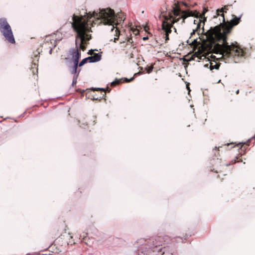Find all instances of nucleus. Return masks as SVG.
<instances>
[{
  "instance_id": "cd10ccee",
  "label": "nucleus",
  "mask_w": 255,
  "mask_h": 255,
  "mask_svg": "<svg viewBox=\"0 0 255 255\" xmlns=\"http://www.w3.org/2000/svg\"><path fill=\"white\" fill-rule=\"evenodd\" d=\"M215 156H217L216 152H218V149H217V147H215Z\"/></svg>"
},
{
  "instance_id": "a878e982",
  "label": "nucleus",
  "mask_w": 255,
  "mask_h": 255,
  "mask_svg": "<svg viewBox=\"0 0 255 255\" xmlns=\"http://www.w3.org/2000/svg\"><path fill=\"white\" fill-rule=\"evenodd\" d=\"M83 125H84V126H81V125H80V127H81L82 128H85H85H86V127H86V126H87V123H86L85 124H83Z\"/></svg>"
},
{
  "instance_id": "b1692460",
  "label": "nucleus",
  "mask_w": 255,
  "mask_h": 255,
  "mask_svg": "<svg viewBox=\"0 0 255 255\" xmlns=\"http://www.w3.org/2000/svg\"><path fill=\"white\" fill-rule=\"evenodd\" d=\"M39 54H40V52H39V51H38V52H37V54L35 55V57L36 58H37V61H38V55H39Z\"/></svg>"
},
{
  "instance_id": "412c9836",
  "label": "nucleus",
  "mask_w": 255,
  "mask_h": 255,
  "mask_svg": "<svg viewBox=\"0 0 255 255\" xmlns=\"http://www.w3.org/2000/svg\"><path fill=\"white\" fill-rule=\"evenodd\" d=\"M236 162V160H234V161L232 160L230 163L225 164V165L226 166H229V165L235 163Z\"/></svg>"
},
{
  "instance_id": "c756f323",
  "label": "nucleus",
  "mask_w": 255,
  "mask_h": 255,
  "mask_svg": "<svg viewBox=\"0 0 255 255\" xmlns=\"http://www.w3.org/2000/svg\"><path fill=\"white\" fill-rule=\"evenodd\" d=\"M198 21H199V20H195H195H194V24H198Z\"/></svg>"
},
{
  "instance_id": "4c0bfd02",
  "label": "nucleus",
  "mask_w": 255,
  "mask_h": 255,
  "mask_svg": "<svg viewBox=\"0 0 255 255\" xmlns=\"http://www.w3.org/2000/svg\"><path fill=\"white\" fill-rule=\"evenodd\" d=\"M60 40H61V39H58H58H56V40L55 41V42L56 41H60Z\"/></svg>"
},
{
  "instance_id": "9b49d317",
  "label": "nucleus",
  "mask_w": 255,
  "mask_h": 255,
  "mask_svg": "<svg viewBox=\"0 0 255 255\" xmlns=\"http://www.w3.org/2000/svg\"><path fill=\"white\" fill-rule=\"evenodd\" d=\"M87 63H93V61L92 60V58H91V57L89 56L83 59L81 61H80V67H82Z\"/></svg>"
},
{
  "instance_id": "c9c22d12",
  "label": "nucleus",
  "mask_w": 255,
  "mask_h": 255,
  "mask_svg": "<svg viewBox=\"0 0 255 255\" xmlns=\"http://www.w3.org/2000/svg\"><path fill=\"white\" fill-rule=\"evenodd\" d=\"M169 7H174V5H172L170 6ZM174 7H175V6H174ZM175 7H177V6H176V5H175Z\"/></svg>"
},
{
  "instance_id": "393cba45",
  "label": "nucleus",
  "mask_w": 255,
  "mask_h": 255,
  "mask_svg": "<svg viewBox=\"0 0 255 255\" xmlns=\"http://www.w3.org/2000/svg\"><path fill=\"white\" fill-rule=\"evenodd\" d=\"M99 89H100V88H92L91 90H94V91H100Z\"/></svg>"
},
{
  "instance_id": "7ed1b4c3",
  "label": "nucleus",
  "mask_w": 255,
  "mask_h": 255,
  "mask_svg": "<svg viewBox=\"0 0 255 255\" xmlns=\"http://www.w3.org/2000/svg\"><path fill=\"white\" fill-rule=\"evenodd\" d=\"M94 16L100 18L104 24L112 26L111 31L116 28V36H120L121 31L117 26L123 25L126 19L124 13L120 12L116 13L114 10L111 8H100L99 12L94 13ZM118 39L119 37H115L114 41L116 42Z\"/></svg>"
},
{
  "instance_id": "2eb2a0df",
  "label": "nucleus",
  "mask_w": 255,
  "mask_h": 255,
  "mask_svg": "<svg viewBox=\"0 0 255 255\" xmlns=\"http://www.w3.org/2000/svg\"><path fill=\"white\" fill-rule=\"evenodd\" d=\"M121 83V79H116L115 81H114L111 83V86L112 87H114L116 85L119 84Z\"/></svg>"
},
{
  "instance_id": "aec40b11",
  "label": "nucleus",
  "mask_w": 255,
  "mask_h": 255,
  "mask_svg": "<svg viewBox=\"0 0 255 255\" xmlns=\"http://www.w3.org/2000/svg\"><path fill=\"white\" fill-rule=\"evenodd\" d=\"M94 51H98L97 49H91V50H89L88 52V54H89V55H92L93 54V52Z\"/></svg>"
},
{
  "instance_id": "39448f33",
  "label": "nucleus",
  "mask_w": 255,
  "mask_h": 255,
  "mask_svg": "<svg viewBox=\"0 0 255 255\" xmlns=\"http://www.w3.org/2000/svg\"><path fill=\"white\" fill-rule=\"evenodd\" d=\"M0 32L6 41L11 44H15V40L10 25L5 17L0 18Z\"/></svg>"
},
{
  "instance_id": "6ab92c4d",
  "label": "nucleus",
  "mask_w": 255,
  "mask_h": 255,
  "mask_svg": "<svg viewBox=\"0 0 255 255\" xmlns=\"http://www.w3.org/2000/svg\"><path fill=\"white\" fill-rule=\"evenodd\" d=\"M211 65H212V62H209L208 63L205 64L204 66L206 68H210V67H211Z\"/></svg>"
},
{
  "instance_id": "f257e3e1",
  "label": "nucleus",
  "mask_w": 255,
  "mask_h": 255,
  "mask_svg": "<svg viewBox=\"0 0 255 255\" xmlns=\"http://www.w3.org/2000/svg\"><path fill=\"white\" fill-rule=\"evenodd\" d=\"M224 6L217 10L219 15L222 18V23L214 26L211 27L205 33V41L214 42L216 41H222V44H218L219 46V53L222 55L224 59H231L235 63L241 62L246 58V52L243 48L237 42H232L230 44L227 42L228 35L232 31L233 27L241 21L242 15L239 17L233 15V18L229 22H226L223 12H226L228 9Z\"/></svg>"
},
{
  "instance_id": "58836bf2",
  "label": "nucleus",
  "mask_w": 255,
  "mask_h": 255,
  "mask_svg": "<svg viewBox=\"0 0 255 255\" xmlns=\"http://www.w3.org/2000/svg\"><path fill=\"white\" fill-rule=\"evenodd\" d=\"M165 7H168V6L169 7V5L167 6V5H165Z\"/></svg>"
},
{
  "instance_id": "37998d69",
  "label": "nucleus",
  "mask_w": 255,
  "mask_h": 255,
  "mask_svg": "<svg viewBox=\"0 0 255 255\" xmlns=\"http://www.w3.org/2000/svg\"><path fill=\"white\" fill-rule=\"evenodd\" d=\"M174 31H175V32H176V28H174Z\"/></svg>"
},
{
  "instance_id": "bb28decb",
  "label": "nucleus",
  "mask_w": 255,
  "mask_h": 255,
  "mask_svg": "<svg viewBox=\"0 0 255 255\" xmlns=\"http://www.w3.org/2000/svg\"><path fill=\"white\" fill-rule=\"evenodd\" d=\"M143 40L145 41L148 39V37L147 36L143 37L142 38Z\"/></svg>"
},
{
  "instance_id": "4468645a",
  "label": "nucleus",
  "mask_w": 255,
  "mask_h": 255,
  "mask_svg": "<svg viewBox=\"0 0 255 255\" xmlns=\"http://www.w3.org/2000/svg\"><path fill=\"white\" fill-rule=\"evenodd\" d=\"M105 96V94H101L100 96H94L93 97V98L92 99V100L93 101H95V100H99L100 101L101 99L104 98Z\"/></svg>"
},
{
  "instance_id": "c85d7f7f",
  "label": "nucleus",
  "mask_w": 255,
  "mask_h": 255,
  "mask_svg": "<svg viewBox=\"0 0 255 255\" xmlns=\"http://www.w3.org/2000/svg\"><path fill=\"white\" fill-rule=\"evenodd\" d=\"M99 90L101 91L102 92H105L106 91V89L105 88H100Z\"/></svg>"
},
{
  "instance_id": "dca6fc26",
  "label": "nucleus",
  "mask_w": 255,
  "mask_h": 255,
  "mask_svg": "<svg viewBox=\"0 0 255 255\" xmlns=\"http://www.w3.org/2000/svg\"><path fill=\"white\" fill-rule=\"evenodd\" d=\"M78 77L79 76H73L72 82L71 84L72 87H74L76 84Z\"/></svg>"
},
{
  "instance_id": "c03bdc74",
  "label": "nucleus",
  "mask_w": 255,
  "mask_h": 255,
  "mask_svg": "<svg viewBox=\"0 0 255 255\" xmlns=\"http://www.w3.org/2000/svg\"><path fill=\"white\" fill-rule=\"evenodd\" d=\"M188 42H189V40H187L186 41V42H187V43H188Z\"/></svg>"
},
{
  "instance_id": "0eeeda50",
  "label": "nucleus",
  "mask_w": 255,
  "mask_h": 255,
  "mask_svg": "<svg viewBox=\"0 0 255 255\" xmlns=\"http://www.w3.org/2000/svg\"><path fill=\"white\" fill-rule=\"evenodd\" d=\"M76 48H71L70 49L72 57L70 62L72 63H79L80 59L81 57V44L79 43L77 39L75 40Z\"/></svg>"
},
{
  "instance_id": "7c9ffc66",
  "label": "nucleus",
  "mask_w": 255,
  "mask_h": 255,
  "mask_svg": "<svg viewBox=\"0 0 255 255\" xmlns=\"http://www.w3.org/2000/svg\"><path fill=\"white\" fill-rule=\"evenodd\" d=\"M52 50H53V48H51V49L49 50V53L50 54H52Z\"/></svg>"
},
{
  "instance_id": "e433bc0d",
  "label": "nucleus",
  "mask_w": 255,
  "mask_h": 255,
  "mask_svg": "<svg viewBox=\"0 0 255 255\" xmlns=\"http://www.w3.org/2000/svg\"><path fill=\"white\" fill-rule=\"evenodd\" d=\"M24 114H25V112L21 114L20 117H23Z\"/></svg>"
},
{
  "instance_id": "f03ea898",
  "label": "nucleus",
  "mask_w": 255,
  "mask_h": 255,
  "mask_svg": "<svg viewBox=\"0 0 255 255\" xmlns=\"http://www.w3.org/2000/svg\"><path fill=\"white\" fill-rule=\"evenodd\" d=\"M187 234L182 237L177 236L171 240V243L166 242L169 239L167 236L151 237L147 240L140 239L137 241L140 247L136 251V255H177L176 248L174 243L181 242L187 240L189 237Z\"/></svg>"
},
{
  "instance_id": "4be33fe9",
  "label": "nucleus",
  "mask_w": 255,
  "mask_h": 255,
  "mask_svg": "<svg viewBox=\"0 0 255 255\" xmlns=\"http://www.w3.org/2000/svg\"><path fill=\"white\" fill-rule=\"evenodd\" d=\"M196 32H197L196 30L193 29L192 32L191 33V36L190 38H191L192 36H193V35L195 34Z\"/></svg>"
},
{
  "instance_id": "ddd939ff",
  "label": "nucleus",
  "mask_w": 255,
  "mask_h": 255,
  "mask_svg": "<svg viewBox=\"0 0 255 255\" xmlns=\"http://www.w3.org/2000/svg\"><path fill=\"white\" fill-rule=\"evenodd\" d=\"M138 73H135L132 77H131V78H130L129 79L127 78H123V79L124 80V82H126V83H129V82H132L134 79L135 76H136V75L138 74Z\"/></svg>"
},
{
  "instance_id": "a211bd4d",
  "label": "nucleus",
  "mask_w": 255,
  "mask_h": 255,
  "mask_svg": "<svg viewBox=\"0 0 255 255\" xmlns=\"http://www.w3.org/2000/svg\"><path fill=\"white\" fill-rule=\"evenodd\" d=\"M198 40V38L194 39V40L190 44V45H191V44H196V43H199V42L197 41Z\"/></svg>"
},
{
  "instance_id": "423d86ee",
  "label": "nucleus",
  "mask_w": 255,
  "mask_h": 255,
  "mask_svg": "<svg viewBox=\"0 0 255 255\" xmlns=\"http://www.w3.org/2000/svg\"><path fill=\"white\" fill-rule=\"evenodd\" d=\"M206 21V18L205 17H202L199 19V21L198 22V24H197V27L195 29L196 30L197 32L198 33V34L200 36L199 38H200L204 43L207 44L208 45H216L218 48V50L219 51V46H218V43L220 41H216L214 42H210L209 41H205L203 39L206 38V35L205 33L206 32H205V29L204 28V25L202 27V34L200 33V29H201V23H203V24H205V22Z\"/></svg>"
},
{
  "instance_id": "f704fd0d",
  "label": "nucleus",
  "mask_w": 255,
  "mask_h": 255,
  "mask_svg": "<svg viewBox=\"0 0 255 255\" xmlns=\"http://www.w3.org/2000/svg\"><path fill=\"white\" fill-rule=\"evenodd\" d=\"M236 93L237 94H238L239 93V90H238L236 92Z\"/></svg>"
},
{
  "instance_id": "6e6552de",
  "label": "nucleus",
  "mask_w": 255,
  "mask_h": 255,
  "mask_svg": "<svg viewBox=\"0 0 255 255\" xmlns=\"http://www.w3.org/2000/svg\"><path fill=\"white\" fill-rule=\"evenodd\" d=\"M171 27L172 25L168 22H163L161 25V29L164 33L163 38L165 39V42L169 39L168 35L172 31Z\"/></svg>"
},
{
  "instance_id": "ea45409f",
  "label": "nucleus",
  "mask_w": 255,
  "mask_h": 255,
  "mask_svg": "<svg viewBox=\"0 0 255 255\" xmlns=\"http://www.w3.org/2000/svg\"><path fill=\"white\" fill-rule=\"evenodd\" d=\"M165 7H168V6L169 7V5L167 6V5H165Z\"/></svg>"
},
{
  "instance_id": "473e14b6",
  "label": "nucleus",
  "mask_w": 255,
  "mask_h": 255,
  "mask_svg": "<svg viewBox=\"0 0 255 255\" xmlns=\"http://www.w3.org/2000/svg\"><path fill=\"white\" fill-rule=\"evenodd\" d=\"M87 237H84L83 238V241H86Z\"/></svg>"
},
{
  "instance_id": "f8f14e48",
  "label": "nucleus",
  "mask_w": 255,
  "mask_h": 255,
  "mask_svg": "<svg viewBox=\"0 0 255 255\" xmlns=\"http://www.w3.org/2000/svg\"><path fill=\"white\" fill-rule=\"evenodd\" d=\"M220 65L216 63V62H212V65L210 67V69L211 71H212L214 69H218L219 68Z\"/></svg>"
},
{
  "instance_id": "a19ab883",
  "label": "nucleus",
  "mask_w": 255,
  "mask_h": 255,
  "mask_svg": "<svg viewBox=\"0 0 255 255\" xmlns=\"http://www.w3.org/2000/svg\"><path fill=\"white\" fill-rule=\"evenodd\" d=\"M230 143H227L226 145H229Z\"/></svg>"
},
{
  "instance_id": "1a4fd4ad",
  "label": "nucleus",
  "mask_w": 255,
  "mask_h": 255,
  "mask_svg": "<svg viewBox=\"0 0 255 255\" xmlns=\"http://www.w3.org/2000/svg\"><path fill=\"white\" fill-rule=\"evenodd\" d=\"M73 64L69 67L70 73L73 76H79L81 69H78L80 67L79 63H73Z\"/></svg>"
},
{
  "instance_id": "a18cd8bd",
  "label": "nucleus",
  "mask_w": 255,
  "mask_h": 255,
  "mask_svg": "<svg viewBox=\"0 0 255 255\" xmlns=\"http://www.w3.org/2000/svg\"><path fill=\"white\" fill-rule=\"evenodd\" d=\"M56 45V44H55L54 45V47H55Z\"/></svg>"
},
{
  "instance_id": "5701e85b",
  "label": "nucleus",
  "mask_w": 255,
  "mask_h": 255,
  "mask_svg": "<svg viewBox=\"0 0 255 255\" xmlns=\"http://www.w3.org/2000/svg\"><path fill=\"white\" fill-rule=\"evenodd\" d=\"M33 66V67H32V68H35L36 69V70L37 71V64L36 63H32V66Z\"/></svg>"
},
{
  "instance_id": "79ce46f5",
  "label": "nucleus",
  "mask_w": 255,
  "mask_h": 255,
  "mask_svg": "<svg viewBox=\"0 0 255 255\" xmlns=\"http://www.w3.org/2000/svg\"><path fill=\"white\" fill-rule=\"evenodd\" d=\"M221 82V80H219V81L217 82L218 83H220Z\"/></svg>"
},
{
  "instance_id": "9d476101",
  "label": "nucleus",
  "mask_w": 255,
  "mask_h": 255,
  "mask_svg": "<svg viewBox=\"0 0 255 255\" xmlns=\"http://www.w3.org/2000/svg\"><path fill=\"white\" fill-rule=\"evenodd\" d=\"M90 57L92 58L93 63L97 62L102 59V55L100 53H95Z\"/></svg>"
},
{
  "instance_id": "20e7f679",
  "label": "nucleus",
  "mask_w": 255,
  "mask_h": 255,
  "mask_svg": "<svg viewBox=\"0 0 255 255\" xmlns=\"http://www.w3.org/2000/svg\"><path fill=\"white\" fill-rule=\"evenodd\" d=\"M99 10L97 11L94 10L92 13L90 12V14L86 18L82 17L79 18L75 14L72 16L73 21L71 22V26L74 31L77 33L76 39H80L81 42L83 43L85 41H89L91 39V35H88L87 33L90 31L91 28L89 26V22H91L93 20V18L97 20L101 19L97 16H94V12H98Z\"/></svg>"
},
{
  "instance_id": "72a5a7b5",
  "label": "nucleus",
  "mask_w": 255,
  "mask_h": 255,
  "mask_svg": "<svg viewBox=\"0 0 255 255\" xmlns=\"http://www.w3.org/2000/svg\"><path fill=\"white\" fill-rule=\"evenodd\" d=\"M108 92H110L111 91V89H110L109 87H107V91Z\"/></svg>"
},
{
  "instance_id": "2f4dec72",
  "label": "nucleus",
  "mask_w": 255,
  "mask_h": 255,
  "mask_svg": "<svg viewBox=\"0 0 255 255\" xmlns=\"http://www.w3.org/2000/svg\"><path fill=\"white\" fill-rule=\"evenodd\" d=\"M152 71V68H151V69L147 72L148 73H151Z\"/></svg>"
},
{
  "instance_id": "f3484780",
  "label": "nucleus",
  "mask_w": 255,
  "mask_h": 255,
  "mask_svg": "<svg viewBox=\"0 0 255 255\" xmlns=\"http://www.w3.org/2000/svg\"><path fill=\"white\" fill-rule=\"evenodd\" d=\"M76 91L78 93H79L80 94H81V97H84V92L86 91V90H81V89H77L76 90Z\"/></svg>"
}]
</instances>
